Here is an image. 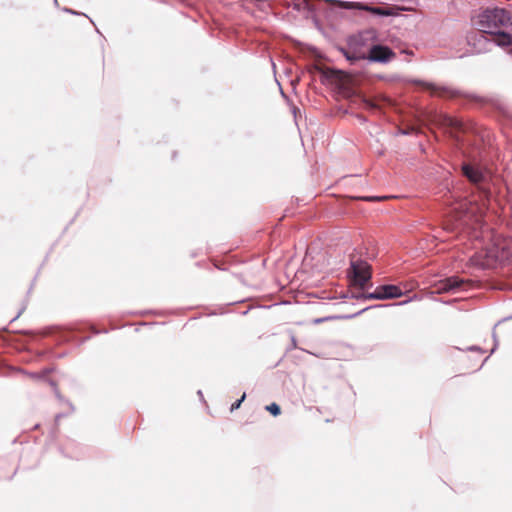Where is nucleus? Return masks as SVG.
<instances>
[{
    "label": "nucleus",
    "mask_w": 512,
    "mask_h": 512,
    "mask_svg": "<svg viewBox=\"0 0 512 512\" xmlns=\"http://www.w3.org/2000/svg\"><path fill=\"white\" fill-rule=\"evenodd\" d=\"M510 53L512 54V49L510 50Z\"/></svg>",
    "instance_id": "17"
},
{
    "label": "nucleus",
    "mask_w": 512,
    "mask_h": 512,
    "mask_svg": "<svg viewBox=\"0 0 512 512\" xmlns=\"http://www.w3.org/2000/svg\"><path fill=\"white\" fill-rule=\"evenodd\" d=\"M395 57V53L387 46L374 45L369 51V55L366 57L372 62L386 63Z\"/></svg>",
    "instance_id": "7"
},
{
    "label": "nucleus",
    "mask_w": 512,
    "mask_h": 512,
    "mask_svg": "<svg viewBox=\"0 0 512 512\" xmlns=\"http://www.w3.org/2000/svg\"><path fill=\"white\" fill-rule=\"evenodd\" d=\"M363 103L367 109H376L377 108V105L369 99H364Z\"/></svg>",
    "instance_id": "14"
},
{
    "label": "nucleus",
    "mask_w": 512,
    "mask_h": 512,
    "mask_svg": "<svg viewBox=\"0 0 512 512\" xmlns=\"http://www.w3.org/2000/svg\"><path fill=\"white\" fill-rule=\"evenodd\" d=\"M266 410L269 411L273 416H278L281 413L280 406L276 403H271L266 406Z\"/></svg>",
    "instance_id": "12"
},
{
    "label": "nucleus",
    "mask_w": 512,
    "mask_h": 512,
    "mask_svg": "<svg viewBox=\"0 0 512 512\" xmlns=\"http://www.w3.org/2000/svg\"><path fill=\"white\" fill-rule=\"evenodd\" d=\"M402 290L396 285H383L375 289L373 293L365 295L366 299H392L402 295Z\"/></svg>",
    "instance_id": "6"
},
{
    "label": "nucleus",
    "mask_w": 512,
    "mask_h": 512,
    "mask_svg": "<svg viewBox=\"0 0 512 512\" xmlns=\"http://www.w3.org/2000/svg\"><path fill=\"white\" fill-rule=\"evenodd\" d=\"M51 384L54 386L55 390H57V385L54 384L53 382Z\"/></svg>",
    "instance_id": "16"
},
{
    "label": "nucleus",
    "mask_w": 512,
    "mask_h": 512,
    "mask_svg": "<svg viewBox=\"0 0 512 512\" xmlns=\"http://www.w3.org/2000/svg\"><path fill=\"white\" fill-rule=\"evenodd\" d=\"M343 54L346 57L347 60H349L351 63L360 60V59H366V56L364 54H355V53H349L346 50H343Z\"/></svg>",
    "instance_id": "11"
},
{
    "label": "nucleus",
    "mask_w": 512,
    "mask_h": 512,
    "mask_svg": "<svg viewBox=\"0 0 512 512\" xmlns=\"http://www.w3.org/2000/svg\"><path fill=\"white\" fill-rule=\"evenodd\" d=\"M351 270L353 273L354 282L361 288H364L366 283L371 278V266L366 261L352 260Z\"/></svg>",
    "instance_id": "4"
},
{
    "label": "nucleus",
    "mask_w": 512,
    "mask_h": 512,
    "mask_svg": "<svg viewBox=\"0 0 512 512\" xmlns=\"http://www.w3.org/2000/svg\"><path fill=\"white\" fill-rule=\"evenodd\" d=\"M436 117V121L441 126L451 128L454 131H464V124L460 119L449 116L447 114H439Z\"/></svg>",
    "instance_id": "9"
},
{
    "label": "nucleus",
    "mask_w": 512,
    "mask_h": 512,
    "mask_svg": "<svg viewBox=\"0 0 512 512\" xmlns=\"http://www.w3.org/2000/svg\"><path fill=\"white\" fill-rule=\"evenodd\" d=\"M472 285V280H464L458 276H453L441 280L435 284V292L441 294L447 292L464 291L468 290L470 287H472Z\"/></svg>",
    "instance_id": "3"
},
{
    "label": "nucleus",
    "mask_w": 512,
    "mask_h": 512,
    "mask_svg": "<svg viewBox=\"0 0 512 512\" xmlns=\"http://www.w3.org/2000/svg\"><path fill=\"white\" fill-rule=\"evenodd\" d=\"M245 396H246V395H245V393H244V394L242 395V397H241L239 400H237L236 402H234V403L231 405V411H234V410H236V409H238V408L240 407L241 403H242V402L244 401V399H245Z\"/></svg>",
    "instance_id": "13"
},
{
    "label": "nucleus",
    "mask_w": 512,
    "mask_h": 512,
    "mask_svg": "<svg viewBox=\"0 0 512 512\" xmlns=\"http://www.w3.org/2000/svg\"><path fill=\"white\" fill-rule=\"evenodd\" d=\"M387 197H362L361 199L362 200H365V201H376V200H383V199H386Z\"/></svg>",
    "instance_id": "15"
},
{
    "label": "nucleus",
    "mask_w": 512,
    "mask_h": 512,
    "mask_svg": "<svg viewBox=\"0 0 512 512\" xmlns=\"http://www.w3.org/2000/svg\"><path fill=\"white\" fill-rule=\"evenodd\" d=\"M503 257L500 255L499 249L496 246L486 247L470 257V263L472 266L479 268H492L497 261L502 260Z\"/></svg>",
    "instance_id": "2"
},
{
    "label": "nucleus",
    "mask_w": 512,
    "mask_h": 512,
    "mask_svg": "<svg viewBox=\"0 0 512 512\" xmlns=\"http://www.w3.org/2000/svg\"><path fill=\"white\" fill-rule=\"evenodd\" d=\"M474 26L482 33L492 36V41L501 47L512 45V26L509 12L502 8H486L473 18Z\"/></svg>",
    "instance_id": "1"
},
{
    "label": "nucleus",
    "mask_w": 512,
    "mask_h": 512,
    "mask_svg": "<svg viewBox=\"0 0 512 512\" xmlns=\"http://www.w3.org/2000/svg\"><path fill=\"white\" fill-rule=\"evenodd\" d=\"M413 83L417 85H421L425 89H428L432 95L443 97V98H455L460 95L459 92L454 91L448 87L436 86L431 83L423 82L420 80H415Z\"/></svg>",
    "instance_id": "8"
},
{
    "label": "nucleus",
    "mask_w": 512,
    "mask_h": 512,
    "mask_svg": "<svg viewBox=\"0 0 512 512\" xmlns=\"http://www.w3.org/2000/svg\"><path fill=\"white\" fill-rule=\"evenodd\" d=\"M336 3L340 8L365 10V11H368V12H370L374 15H378V16H391V15L395 14L392 11V9H390V8L386 9V8H381V7H371V6H368V5L359 3V2L336 1Z\"/></svg>",
    "instance_id": "5"
},
{
    "label": "nucleus",
    "mask_w": 512,
    "mask_h": 512,
    "mask_svg": "<svg viewBox=\"0 0 512 512\" xmlns=\"http://www.w3.org/2000/svg\"><path fill=\"white\" fill-rule=\"evenodd\" d=\"M463 174L469 179L470 182L474 184H480L483 182L485 176L482 170L470 164H464L462 166Z\"/></svg>",
    "instance_id": "10"
}]
</instances>
